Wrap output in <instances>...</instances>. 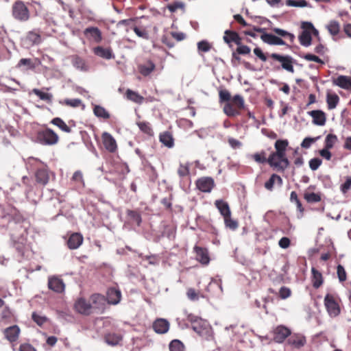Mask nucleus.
<instances>
[{"label": "nucleus", "mask_w": 351, "mask_h": 351, "mask_svg": "<svg viewBox=\"0 0 351 351\" xmlns=\"http://www.w3.org/2000/svg\"><path fill=\"white\" fill-rule=\"evenodd\" d=\"M288 145L289 142L286 139L277 140L274 144L276 152H273L267 158L269 166L278 171L283 172L289 166V161L286 156Z\"/></svg>", "instance_id": "nucleus-1"}, {"label": "nucleus", "mask_w": 351, "mask_h": 351, "mask_svg": "<svg viewBox=\"0 0 351 351\" xmlns=\"http://www.w3.org/2000/svg\"><path fill=\"white\" fill-rule=\"evenodd\" d=\"M27 168L31 171H35L36 182L41 185H46L49 180V169L39 159L29 157L27 161Z\"/></svg>", "instance_id": "nucleus-2"}, {"label": "nucleus", "mask_w": 351, "mask_h": 351, "mask_svg": "<svg viewBox=\"0 0 351 351\" xmlns=\"http://www.w3.org/2000/svg\"><path fill=\"white\" fill-rule=\"evenodd\" d=\"M187 320L191 322L193 330L203 339L206 340L213 339V328L207 321L193 314L187 315Z\"/></svg>", "instance_id": "nucleus-3"}, {"label": "nucleus", "mask_w": 351, "mask_h": 351, "mask_svg": "<svg viewBox=\"0 0 351 351\" xmlns=\"http://www.w3.org/2000/svg\"><path fill=\"white\" fill-rule=\"evenodd\" d=\"M59 137L51 129L47 128L36 133V142L43 145H54L58 143Z\"/></svg>", "instance_id": "nucleus-4"}, {"label": "nucleus", "mask_w": 351, "mask_h": 351, "mask_svg": "<svg viewBox=\"0 0 351 351\" xmlns=\"http://www.w3.org/2000/svg\"><path fill=\"white\" fill-rule=\"evenodd\" d=\"M12 14L14 19L25 22L29 19V11L23 1H16L12 8Z\"/></svg>", "instance_id": "nucleus-5"}, {"label": "nucleus", "mask_w": 351, "mask_h": 351, "mask_svg": "<svg viewBox=\"0 0 351 351\" xmlns=\"http://www.w3.org/2000/svg\"><path fill=\"white\" fill-rule=\"evenodd\" d=\"M324 303L330 317H336L340 314L341 308L334 295L327 293L324 297Z\"/></svg>", "instance_id": "nucleus-6"}, {"label": "nucleus", "mask_w": 351, "mask_h": 351, "mask_svg": "<svg viewBox=\"0 0 351 351\" xmlns=\"http://www.w3.org/2000/svg\"><path fill=\"white\" fill-rule=\"evenodd\" d=\"M83 34L90 43H99L103 38L101 30L97 27H88L84 29Z\"/></svg>", "instance_id": "nucleus-7"}, {"label": "nucleus", "mask_w": 351, "mask_h": 351, "mask_svg": "<svg viewBox=\"0 0 351 351\" xmlns=\"http://www.w3.org/2000/svg\"><path fill=\"white\" fill-rule=\"evenodd\" d=\"M291 333V330L289 328L279 325L273 329V339L276 343H282Z\"/></svg>", "instance_id": "nucleus-8"}, {"label": "nucleus", "mask_w": 351, "mask_h": 351, "mask_svg": "<svg viewBox=\"0 0 351 351\" xmlns=\"http://www.w3.org/2000/svg\"><path fill=\"white\" fill-rule=\"evenodd\" d=\"M271 58L282 63V68L285 70L293 73L294 69L293 66V58L290 56H282L278 53H271Z\"/></svg>", "instance_id": "nucleus-9"}, {"label": "nucleus", "mask_w": 351, "mask_h": 351, "mask_svg": "<svg viewBox=\"0 0 351 351\" xmlns=\"http://www.w3.org/2000/svg\"><path fill=\"white\" fill-rule=\"evenodd\" d=\"M197 188L203 193H210L215 186L213 178L210 177H202L196 181Z\"/></svg>", "instance_id": "nucleus-10"}, {"label": "nucleus", "mask_w": 351, "mask_h": 351, "mask_svg": "<svg viewBox=\"0 0 351 351\" xmlns=\"http://www.w3.org/2000/svg\"><path fill=\"white\" fill-rule=\"evenodd\" d=\"M92 304L83 298L77 300L75 303V310L80 314L88 315L92 313Z\"/></svg>", "instance_id": "nucleus-11"}, {"label": "nucleus", "mask_w": 351, "mask_h": 351, "mask_svg": "<svg viewBox=\"0 0 351 351\" xmlns=\"http://www.w3.org/2000/svg\"><path fill=\"white\" fill-rule=\"evenodd\" d=\"M48 287L53 291L60 293L64 291L65 285L61 278L53 276L48 278Z\"/></svg>", "instance_id": "nucleus-12"}, {"label": "nucleus", "mask_w": 351, "mask_h": 351, "mask_svg": "<svg viewBox=\"0 0 351 351\" xmlns=\"http://www.w3.org/2000/svg\"><path fill=\"white\" fill-rule=\"evenodd\" d=\"M101 137L106 149L111 153L114 152L117 149V142L114 138L107 132H104Z\"/></svg>", "instance_id": "nucleus-13"}, {"label": "nucleus", "mask_w": 351, "mask_h": 351, "mask_svg": "<svg viewBox=\"0 0 351 351\" xmlns=\"http://www.w3.org/2000/svg\"><path fill=\"white\" fill-rule=\"evenodd\" d=\"M93 51L95 56L106 60H111L115 58L110 47L104 48L101 46H97L93 49Z\"/></svg>", "instance_id": "nucleus-14"}, {"label": "nucleus", "mask_w": 351, "mask_h": 351, "mask_svg": "<svg viewBox=\"0 0 351 351\" xmlns=\"http://www.w3.org/2000/svg\"><path fill=\"white\" fill-rule=\"evenodd\" d=\"M196 254V259L203 265H208L210 262V257L208 250L195 245L193 248Z\"/></svg>", "instance_id": "nucleus-15"}, {"label": "nucleus", "mask_w": 351, "mask_h": 351, "mask_svg": "<svg viewBox=\"0 0 351 351\" xmlns=\"http://www.w3.org/2000/svg\"><path fill=\"white\" fill-rule=\"evenodd\" d=\"M261 39L269 45H285V42L278 36L271 34L264 33L261 34Z\"/></svg>", "instance_id": "nucleus-16"}, {"label": "nucleus", "mask_w": 351, "mask_h": 351, "mask_svg": "<svg viewBox=\"0 0 351 351\" xmlns=\"http://www.w3.org/2000/svg\"><path fill=\"white\" fill-rule=\"evenodd\" d=\"M153 328L158 334H165L169 329V322L163 318L157 319L153 324Z\"/></svg>", "instance_id": "nucleus-17"}, {"label": "nucleus", "mask_w": 351, "mask_h": 351, "mask_svg": "<svg viewBox=\"0 0 351 351\" xmlns=\"http://www.w3.org/2000/svg\"><path fill=\"white\" fill-rule=\"evenodd\" d=\"M308 114L313 118V123L316 125H324L326 121V114L319 110L308 112Z\"/></svg>", "instance_id": "nucleus-18"}, {"label": "nucleus", "mask_w": 351, "mask_h": 351, "mask_svg": "<svg viewBox=\"0 0 351 351\" xmlns=\"http://www.w3.org/2000/svg\"><path fill=\"white\" fill-rule=\"evenodd\" d=\"M20 334V328L18 326L14 325L4 330V335L10 342L16 341Z\"/></svg>", "instance_id": "nucleus-19"}, {"label": "nucleus", "mask_w": 351, "mask_h": 351, "mask_svg": "<svg viewBox=\"0 0 351 351\" xmlns=\"http://www.w3.org/2000/svg\"><path fill=\"white\" fill-rule=\"evenodd\" d=\"M156 69L154 62L150 60H147L143 64L138 66V69L140 73L146 77L149 75Z\"/></svg>", "instance_id": "nucleus-20"}, {"label": "nucleus", "mask_w": 351, "mask_h": 351, "mask_svg": "<svg viewBox=\"0 0 351 351\" xmlns=\"http://www.w3.org/2000/svg\"><path fill=\"white\" fill-rule=\"evenodd\" d=\"M83 242V237L80 233L72 234L67 241V245L71 250L77 249Z\"/></svg>", "instance_id": "nucleus-21"}, {"label": "nucleus", "mask_w": 351, "mask_h": 351, "mask_svg": "<svg viewBox=\"0 0 351 351\" xmlns=\"http://www.w3.org/2000/svg\"><path fill=\"white\" fill-rule=\"evenodd\" d=\"M121 298V291L115 288H110L107 291V300L110 304H117Z\"/></svg>", "instance_id": "nucleus-22"}, {"label": "nucleus", "mask_w": 351, "mask_h": 351, "mask_svg": "<svg viewBox=\"0 0 351 351\" xmlns=\"http://www.w3.org/2000/svg\"><path fill=\"white\" fill-rule=\"evenodd\" d=\"M333 84L343 89L351 88V78L346 75H339L333 80Z\"/></svg>", "instance_id": "nucleus-23"}, {"label": "nucleus", "mask_w": 351, "mask_h": 351, "mask_svg": "<svg viewBox=\"0 0 351 351\" xmlns=\"http://www.w3.org/2000/svg\"><path fill=\"white\" fill-rule=\"evenodd\" d=\"M26 40L28 41L31 45H39L41 43L42 38L40 31L38 29H34L27 32Z\"/></svg>", "instance_id": "nucleus-24"}, {"label": "nucleus", "mask_w": 351, "mask_h": 351, "mask_svg": "<svg viewBox=\"0 0 351 351\" xmlns=\"http://www.w3.org/2000/svg\"><path fill=\"white\" fill-rule=\"evenodd\" d=\"M225 43L229 44L231 42L234 43L237 45H240L241 43V38L236 32L230 30L225 31V36H223Z\"/></svg>", "instance_id": "nucleus-25"}, {"label": "nucleus", "mask_w": 351, "mask_h": 351, "mask_svg": "<svg viewBox=\"0 0 351 351\" xmlns=\"http://www.w3.org/2000/svg\"><path fill=\"white\" fill-rule=\"evenodd\" d=\"M215 206L219 210L220 214L224 217L231 215L230 209L228 204L222 199H217L215 202Z\"/></svg>", "instance_id": "nucleus-26"}, {"label": "nucleus", "mask_w": 351, "mask_h": 351, "mask_svg": "<svg viewBox=\"0 0 351 351\" xmlns=\"http://www.w3.org/2000/svg\"><path fill=\"white\" fill-rule=\"evenodd\" d=\"M298 39L301 45L306 47H309L312 43L311 34L309 29H303V31L298 36Z\"/></svg>", "instance_id": "nucleus-27"}, {"label": "nucleus", "mask_w": 351, "mask_h": 351, "mask_svg": "<svg viewBox=\"0 0 351 351\" xmlns=\"http://www.w3.org/2000/svg\"><path fill=\"white\" fill-rule=\"evenodd\" d=\"M311 273L313 286L314 288L318 289L323 284L324 280L322 274L315 267H312Z\"/></svg>", "instance_id": "nucleus-28"}, {"label": "nucleus", "mask_w": 351, "mask_h": 351, "mask_svg": "<svg viewBox=\"0 0 351 351\" xmlns=\"http://www.w3.org/2000/svg\"><path fill=\"white\" fill-rule=\"evenodd\" d=\"M160 141L166 147L171 148L174 145V141L171 134L169 132H165L160 134Z\"/></svg>", "instance_id": "nucleus-29"}, {"label": "nucleus", "mask_w": 351, "mask_h": 351, "mask_svg": "<svg viewBox=\"0 0 351 351\" xmlns=\"http://www.w3.org/2000/svg\"><path fill=\"white\" fill-rule=\"evenodd\" d=\"M72 64L75 68L82 71H87L88 70V66L86 61L80 56H74L72 60Z\"/></svg>", "instance_id": "nucleus-30"}, {"label": "nucleus", "mask_w": 351, "mask_h": 351, "mask_svg": "<svg viewBox=\"0 0 351 351\" xmlns=\"http://www.w3.org/2000/svg\"><path fill=\"white\" fill-rule=\"evenodd\" d=\"M126 98L136 104H141L144 101V97L140 95L137 92L128 89L125 93Z\"/></svg>", "instance_id": "nucleus-31"}, {"label": "nucleus", "mask_w": 351, "mask_h": 351, "mask_svg": "<svg viewBox=\"0 0 351 351\" xmlns=\"http://www.w3.org/2000/svg\"><path fill=\"white\" fill-rule=\"evenodd\" d=\"M321 195V193L305 191L304 198L308 203L313 204L319 202L322 200Z\"/></svg>", "instance_id": "nucleus-32"}, {"label": "nucleus", "mask_w": 351, "mask_h": 351, "mask_svg": "<svg viewBox=\"0 0 351 351\" xmlns=\"http://www.w3.org/2000/svg\"><path fill=\"white\" fill-rule=\"evenodd\" d=\"M288 342L290 345L293 346L295 348H300L304 346L306 343V339L303 336L295 335L291 337Z\"/></svg>", "instance_id": "nucleus-33"}, {"label": "nucleus", "mask_w": 351, "mask_h": 351, "mask_svg": "<svg viewBox=\"0 0 351 351\" xmlns=\"http://www.w3.org/2000/svg\"><path fill=\"white\" fill-rule=\"evenodd\" d=\"M339 101V97L336 93H327L326 102L329 110L335 108Z\"/></svg>", "instance_id": "nucleus-34"}, {"label": "nucleus", "mask_w": 351, "mask_h": 351, "mask_svg": "<svg viewBox=\"0 0 351 351\" xmlns=\"http://www.w3.org/2000/svg\"><path fill=\"white\" fill-rule=\"evenodd\" d=\"M95 116L99 119H108L110 118L109 112L101 106L95 105L93 108Z\"/></svg>", "instance_id": "nucleus-35"}, {"label": "nucleus", "mask_w": 351, "mask_h": 351, "mask_svg": "<svg viewBox=\"0 0 351 351\" xmlns=\"http://www.w3.org/2000/svg\"><path fill=\"white\" fill-rule=\"evenodd\" d=\"M126 213L130 219V221L132 223L136 224L138 226H141L142 222V217L138 212L132 210H128Z\"/></svg>", "instance_id": "nucleus-36"}, {"label": "nucleus", "mask_w": 351, "mask_h": 351, "mask_svg": "<svg viewBox=\"0 0 351 351\" xmlns=\"http://www.w3.org/2000/svg\"><path fill=\"white\" fill-rule=\"evenodd\" d=\"M51 123L53 125L57 126L59 129H60L62 131L66 132V133H70L71 132V129L69 126L66 125V123L59 117L53 118L51 121Z\"/></svg>", "instance_id": "nucleus-37"}, {"label": "nucleus", "mask_w": 351, "mask_h": 351, "mask_svg": "<svg viewBox=\"0 0 351 351\" xmlns=\"http://www.w3.org/2000/svg\"><path fill=\"white\" fill-rule=\"evenodd\" d=\"M122 340V337L116 333H109L105 336V341L110 346H116Z\"/></svg>", "instance_id": "nucleus-38"}, {"label": "nucleus", "mask_w": 351, "mask_h": 351, "mask_svg": "<svg viewBox=\"0 0 351 351\" xmlns=\"http://www.w3.org/2000/svg\"><path fill=\"white\" fill-rule=\"evenodd\" d=\"M59 103L62 105H65L72 108H77L80 106L84 107L82 101L80 99H65L64 100L59 101Z\"/></svg>", "instance_id": "nucleus-39"}, {"label": "nucleus", "mask_w": 351, "mask_h": 351, "mask_svg": "<svg viewBox=\"0 0 351 351\" xmlns=\"http://www.w3.org/2000/svg\"><path fill=\"white\" fill-rule=\"evenodd\" d=\"M1 317L5 322H11L14 319L12 311L8 306H5L1 313Z\"/></svg>", "instance_id": "nucleus-40"}, {"label": "nucleus", "mask_w": 351, "mask_h": 351, "mask_svg": "<svg viewBox=\"0 0 351 351\" xmlns=\"http://www.w3.org/2000/svg\"><path fill=\"white\" fill-rule=\"evenodd\" d=\"M33 93L38 96L41 100L46 101L48 103H51L53 95L51 93L43 92L39 89H33Z\"/></svg>", "instance_id": "nucleus-41"}, {"label": "nucleus", "mask_w": 351, "mask_h": 351, "mask_svg": "<svg viewBox=\"0 0 351 351\" xmlns=\"http://www.w3.org/2000/svg\"><path fill=\"white\" fill-rule=\"evenodd\" d=\"M136 124L138 126L141 131H142L145 134L149 135V136H152L154 134L153 130H152L151 125L149 122L141 121V122H138Z\"/></svg>", "instance_id": "nucleus-42"}, {"label": "nucleus", "mask_w": 351, "mask_h": 351, "mask_svg": "<svg viewBox=\"0 0 351 351\" xmlns=\"http://www.w3.org/2000/svg\"><path fill=\"white\" fill-rule=\"evenodd\" d=\"M327 29L329 33L332 36H336L339 34L340 30V25L337 21H331L327 25Z\"/></svg>", "instance_id": "nucleus-43"}, {"label": "nucleus", "mask_w": 351, "mask_h": 351, "mask_svg": "<svg viewBox=\"0 0 351 351\" xmlns=\"http://www.w3.org/2000/svg\"><path fill=\"white\" fill-rule=\"evenodd\" d=\"M337 141L338 138L335 134H328L325 138L324 147L327 149H332Z\"/></svg>", "instance_id": "nucleus-44"}, {"label": "nucleus", "mask_w": 351, "mask_h": 351, "mask_svg": "<svg viewBox=\"0 0 351 351\" xmlns=\"http://www.w3.org/2000/svg\"><path fill=\"white\" fill-rule=\"evenodd\" d=\"M223 112L228 117H236L239 114V111L235 109L230 103L225 104Z\"/></svg>", "instance_id": "nucleus-45"}, {"label": "nucleus", "mask_w": 351, "mask_h": 351, "mask_svg": "<svg viewBox=\"0 0 351 351\" xmlns=\"http://www.w3.org/2000/svg\"><path fill=\"white\" fill-rule=\"evenodd\" d=\"M170 351H184V346L183 343L178 339H173L169 343Z\"/></svg>", "instance_id": "nucleus-46"}, {"label": "nucleus", "mask_w": 351, "mask_h": 351, "mask_svg": "<svg viewBox=\"0 0 351 351\" xmlns=\"http://www.w3.org/2000/svg\"><path fill=\"white\" fill-rule=\"evenodd\" d=\"M32 318L39 326H42L48 319L45 315L38 314L36 312L32 313Z\"/></svg>", "instance_id": "nucleus-47"}, {"label": "nucleus", "mask_w": 351, "mask_h": 351, "mask_svg": "<svg viewBox=\"0 0 351 351\" xmlns=\"http://www.w3.org/2000/svg\"><path fill=\"white\" fill-rule=\"evenodd\" d=\"M286 5L288 6L299 7V8H304V7L308 6V3L306 0H300V1L287 0Z\"/></svg>", "instance_id": "nucleus-48"}, {"label": "nucleus", "mask_w": 351, "mask_h": 351, "mask_svg": "<svg viewBox=\"0 0 351 351\" xmlns=\"http://www.w3.org/2000/svg\"><path fill=\"white\" fill-rule=\"evenodd\" d=\"M252 158L256 162L260 164L267 162V158H266V153L265 151H262L260 153H255L252 156Z\"/></svg>", "instance_id": "nucleus-49"}, {"label": "nucleus", "mask_w": 351, "mask_h": 351, "mask_svg": "<svg viewBox=\"0 0 351 351\" xmlns=\"http://www.w3.org/2000/svg\"><path fill=\"white\" fill-rule=\"evenodd\" d=\"M230 216L224 217L225 225L230 230H235L238 228V223L236 220L232 219Z\"/></svg>", "instance_id": "nucleus-50"}, {"label": "nucleus", "mask_w": 351, "mask_h": 351, "mask_svg": "<svg viewBox=\"0 0 351 351\" xmlns=\"http://www.w3.org/2000/svg\"><path fill=\"white\" fill-rule=\"evenodd\" d=\"M23 66H25L27 69H34L35 66L34 63L32 62V60L30 58L21 59L19 60V62H18L16 67L21 68Z\"/></svg>", "instance_id": "nucleus-51"}, {"label": "nucleus", "mask_w": 351, "mask_h": 351, "mask_svg": "<svg viewBox=\"0 0 351 351\" xmlns=\"http://www.w3.org/2000/svg\"><path fill=\"white\" fill-rule=\"evenodd\" d=\"M178 174L180 178L188 176L189 174V165L188 164H180L178 169Z\"/></svg>", "instance_id": "nucleus-52"}, {"label": "nucleus", "mask_w": 351, "mask_h": 351, "mask_svg": "<svg viewBox=\"0 0 351 351\" xmlns=\"http://www.w3.org/2000/svg\"><path fill=\"white\" fill-rule=\"evenodd\" d=\"M337 274L340 282L346 281L347 278L346 272L344 267L341 265H338L337 267Z\"/></svg>", "instance_id": "nucleus-53"}, {"label": "nucleus", "mask_w": 351, "mask_h": 351, "mask_svg": "<svg viewBox=\"0 0 351 351\" xmlns=\"http://www.w3.org/2000/svg\"><path fill=\"white\" fill-rule=\"evenodd\" d=\"M302 29H308L311 34L312 33L313 35L317 36L319 35L318 30L314 27L312 23L311 22H302Z\"/></svg>", "instance_id": "nucleus-54"}, {"label": "nucleus", "mask_w": 351, "mask_h": 351, "mask_svg": "<svg viewBox=\"0 0 351 351\" xmlns=\"http://www.w3.org/2000/svg\"><path fill=\"white\" fill-rule=\"evenodd\" d=\"M322 160L319 158H313L309 160V167L312 171H316L322 165Z\"/></svg>", "instance_id": "nucleus-55"}, {"label": "nucleus", "mask_w": 351, "mask_h": 351, "mask_svg": "<svg viewBox=\"0 0 351 351\" xmlns=\"http://www.w3.org/2000/svg\"><path fill=\"white\" fill-rule=\"evenodd\" d=\"M211 48V45L206 40H202L197 43V49L199 51L203 52H208L210 51Z\"/></svg>", "instance_id": "nucleus-56"}, {"label": "nucleus", "mask_w": 351, "mask_h": 351, "mask_svg": "<svg viewBox=\"0 0 351 351\" xmlns=\"http://www.w3.org/2000/svg\"><path fill=\"white\" fill-rule=\"evenodd\" d=\"M219 102L229 101L231 96L230 93L227 90H221L219 93Z\"/></svg>", "instance_id": "nucleus-57"}, {"label": "nucleus", "mask_w": 351, "mask_h": 351, "mask_svg": "<svg viewBox=\"0 0 351 351\" xmlns=\"http://www.w3.org/2000/svg\"><path fill=\"white\" fill-rule=\"evenodd\" d=\"M302 58L308 61H313L320 64L324 63V61L322 59H320L318 56L311 53L305 54L304 56H302Z\"/></svg>", "instance_id": "nucleus-58"}, {"label": "nucleus", "mask_w": 351, "mask_h": 351, "mask_svg": "<svg viewBox=\"0 0 351 351\" xmlns=\"http://www.w3.org/2000/svg\"><path fill=\"white\" fill-rule=\"evenodd\" d=\"M72 180L80 184L84 185L83 175L80 171H76L73 173L72 176Z\"/></svg>", "instance_id": "nucleus-59"}, {"label": "nucleus", "mask_w": 351, "mask_h": 351, "mask_svg": "<svg viewBox=\"0 0 351 351\" xmlns=\"http://www.w3.org/2000/svg\"><path fill=\"white\" fill-rule=\"evenodd\" d=\"M351 188V177H347L344 183L341 186V191L343 193H346Z\"/></svg>", "instance_id": "nucleus-60"}, {"label": "nucleus", "mask_w": 351, "mask_h": 351, "mask_svg": "<svg viewBox=\"0 0 351 351\" xmlns=\"http://www.w3.org/2000/svg\"><path fill=\"white\" fill-rule=\"evenodd\" d=\"M251 51L250 48L247 45H238L237 48V53L241 55H247L249 54Z\"/></svg>", "instance_id": "nucleus-61"}, {"label": "nucleus", "mask_w": 351, "mask_h": 351, "mask_svg": "<svg viewBox=\"0 0 351 351\" xmlns=\"http://www.w3.org/2000/svg\"><path fill=\"white\" fill-rule=\"evenodd\" d=\"M90 300L92 301V302L94 304L97 305V303H99V304L103 303L104 301V296H102L100 294H93L90 297ZM95 307L98 308L99 306H95Z\"/></svg>", "instance_id": "nucleus-62"}, {"label": "nucleus", "mask_w": 351, "mask_h": 351, "mask_svg": "<svg viewBox=\"0 0 351 351\" xmlns=\"http://www.w3.org/2000/svg\"><path fill=\"white\" fill-rule=\"evenodd\" d=\"M279 295L282 299H286L291 295V290L286 287H282L279 291Z\"/></svg>", "instance_id": "nucleus-63"}, {"label": "nucleus", "mask_w": 351, "mask_h": 351, "mask_svg": "<svg viewBox=\"0 0 351 351\" xmlns=\"http://www.w3.org/2000/svg\"><path fill=\"white\" fill-rule=\"evenodd\" d=\"M254 53L263 62H265L267 60V57L265 53L263 52L262 49L259 47H256L254 49Z\"/></svg>", "instance_id": "nucleus-64"}]
</instances>
